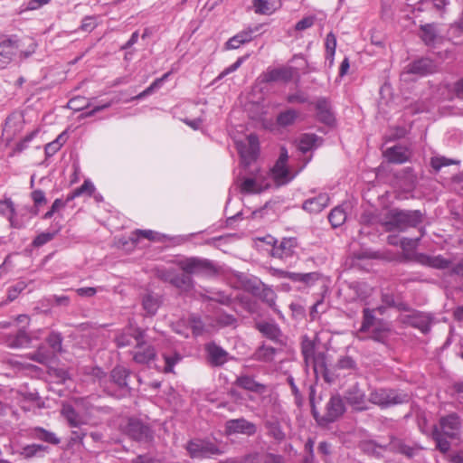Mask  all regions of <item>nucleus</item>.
<instances>
[{
    "label": "nucleus",
    "instance_id": "1",
    "mask_svg": "<svg viewBox=\"0 0 463 463\" xmlns=\"http://www.w3.org/2000/svg\"><path fill=\"white\" fill-rule=\"evenodd\" d=\"M182 273L175 271L172 286L180 293L187 294L194 288L193 275L211 274L215 271L213 262L207 259L190 257L177 262Z\"/></svg>",
    "mask_w": 463,
    "mask_h": 463
},
{
    "label": "nucleus",
    "instance_id": "2",
    "mask_svg": "<svg viewBox=\"0 0 463 463\" xmlns=\"http://www.w3.org/2000/svg\"><path fill=\"white\" fill-rule=\"evenodd\" d=\"M420 210L391 209L385 215L383 224L388 232H405L409 228H417L424 220Z\"/></svg>",
    "mask_w": 463,
    "mask_h": 463
},
{
    "label": "nucleus",
    "instance_id": "3",
    "mask_svg": "<svg viewBox=\"0 0 463 463\" xmlns=\"http://www.w3.org/2000/svg\"><path fill=\"white\" fill-rule=\"evenodd\" d=\"M314 395L315 388L314 386H310L309 400L311 404V412L318 425L326 426L336 421L345 414L346 411L345 403L340 394L336 393L329 398L328 402L326 403L324 414H320L317 411L314 403Z\"/></svg>",
    "mask_w": 463,
    "mask_h": 463
},
{
    "label": "nucleus",
    "instance_id": "4",
    "mask_svg": "<svg viewBox=\"0 0 463 463\" xmlns=\"http://www.w3.org/2000/svg\"><path fill=\"white\" fill-rule=\"evenodd\" d=\"M131 372L124 366L114 367L109 378L102 381L101 386L103 391L109 396L122 399L129 396L131 393V388L128 385V380Z\"/></svg>",
    "mask_w": 463,
    "mask_h": 463
},
{
    "label": "nucleus",
    "instance_id": "5",
    "mask_svg": "<svg viewBox=\"0 0 463 463\" xmlns=\"http://www.w3.org/2000/svg\"><path fill=\"white\" fill-rule=\"evenodd\" d=\"M21 41L16 35H12L0 42V68H5L18 54L21 59H26L36 50V43L31 40L26 51L21 50Z\"/></svg>",
    "mask_w": 463,
    "mask_h": 463
},
{
    "label": "nucleus",
    "instance_id": "6",
    "mask_svg": "<svg viewBox=\"0 0 463 463\" xmlns=\"http://www.w3.org/2000/svg\"><path fill=\"white\" fill-rule=\"evenodd\" d=\"M410 400L411 396L408 392L394 389H376L369 395V402L381 408L408 403Z\"/></svg>",
    "mask_w": 463,
    "mask_h": 463
},
{
    "label": "nucleus",
    "instance_id": "7",
    "mask_svg": "<svg viewBox=\"0 0 463 463\" xmlns=\"http://www.w3.org/2000/svg\"><path fill=\"white\" fill-rule=\"evenodd\" d=\"M301 354L303 355L306 365H312L316 374L320 373L323 374L326 382H331L327 375V369L324 361V354H316V344L307 335L302 337Z\"/></svg>",
    "mask_w": 463,
    "mask_h": 463
},
{
    "label": "nucleus",
    "instance_id": "8",
    "mask_svg": "<svg viewBox=\"0 0 463 463\" xmlns=\"http://www.w3.org/2000/svg\"><path fill=\"white\" fill-rule=\"evenodd\" d=\"M124 433L131 439L139 442H149L154 438V432L147 423L137 418H129L123 428Z\"/></svg>",
    "mask_w": 463,
    "mask_h": 463
},
{
    "label": "nucleus",
    "instance_id": "9",
    "mask_svg": "<svg viewBox=\"0 0 463 463\" xmlns=\"http://www.w3.org/2000/svg\"><path fill=\"white\" fill-rule=\"evenodd\" d=\"M186 449L192 458L197 459L208 458L222 454L219 447L207 439H192L187 443Z\"/></svg>",
    "mask_w": 463,
    "mask_h": 463
},
{
    "label": "nucleus",
    "instance_id": "10",
    "mask_svg": "<svg viewBox=\"0 0 463 463\" xmlns=\"http://www.w3.org/2000/svg\"><path fill=\"white\" fill-rule=\"evenodd\" d=\"M238 153L241 156V164L249 166L254 162L260 152L259 138L255 134H250L245 142L237 143Z\"/></svg>",
    "mask_w": 463,
    "mask_h": 463
},
{
    "label": "nucleus",
    "instance_id": "11",
    "mask_svg": "<svg viewBox=\"0 0 463 463\" xmlns=\"http://www.w3.org/2000/svg\"><path fill=\"white\" fill-rule=\"evenodd\" d=\"M256 432V424L243 417L228 420L224 423V433L226 436L241 434L250 437L255 435Z\"/></svg>",
    "mask_w": 463,
    "mask_h": 463
},
{
    "label": "nucleus",
    "instance_id": "12",
    "mask_svg": "<svg viewBox=\"0 0 463 463\" xmlns=\"http://www.w3.org/2000/svg\"><path fill=\"white\" fill-rule=\"evenodd\" d=\"M439 430L449 439L458 438L460 429L461 421L459 416L455 413H449L446 416H442L439 419Z\"/></svg>",
    "mask_w": 463,
    "mask_h": 463
},
{
    "label": "nucleus",
    "instance_id": "13",
    "mask_svg": "<svg viewBox=\"0 0 463 463\" xmlns=\"http://www.w3.org/2000/svg\"><path fill=\"white\" fill-rule=\"evenodd\" d=\"M314 105L317 119L328 127L334 126L335 117L329 99L326 98H318Z\"/></svg>",
    "mask_w": 463,
    "mask_h": 463
},
{
    "label": "nucleus",
    "instance_id": "14",
    "mask_svg": "<svg viewBox=\"0 0 463 463\" xmlns=\"http://www.w3.org/2000/svg\"><path fill=\"white\" fill-rule=\"evenodd\" d=\"M345 400L355 411H362L367 410L365 392L357 383L345 391Z\"/></svg>",
    "mask_w": 463,
    "mask_h": 463
},
{
    "label": "nucleus",
    "instance_id": "15",
    "mask_svg": "<svg viewBox=\"0 0 463 463\" xmlns=\"http://www.w3.org/2000/svg\"><path fill=\"white\" fill-rule=\"evenodd\" d=\"M61 414L71 428L80 429L82 425H86L89 422L88 416L78 412L70 403L62 404Z\"/></svg>",
    "mask_w": 463,
    "mask_h": 463
},
{
    "label": "nucleus",
    "instance_id": "16",
    "mask_svg": "<svg viewBox=\"0 0 463 463\" xmlns=\"http://www.w3.org/2000/svg\"><path fill=\"white\" fill-rule=\"evenodd\" d=\"M156 353L153 345L146 344L143 339L135 345L133 359L137 364H146L154 361Z\"/></svg>",
    "mask_w": 463,
    "mask_h": 463
},
{
    "label": "nucleus",
    "instance_id": "17",
    "mask_svg": "<svg viewBox=\"0 0 463 463\" xmlns=\"http://www.w3.org/2000/svg\"><path fill=\"white\" fill-rule=\"evenodd\" d=\"M297 245L296 238H284L273 246L271 255L274 258L287 260L294 254Z\"/></svg>",
    "mask_w": 463,
    "mask_h": 463
},
{
    "label": "nucleus",
    "instance_id": "18",
    "mask_svg": "<svg viewBox=\"0 0 463 463\" xmlns=\"http://www.w3.org/2000/svg\"><path fill=\"white\" fill-rule=\"evenodd\" d=\"M436 71L435 63L428 58L416 60L406 66V72L418 76H426Z\"/></svg>",
    "mask_w": 463,
    "mask_h": 463
},
{
    "label": "nucleus",
    "instance_id": "19",
    "mask_svg": "<svg viewBox=\"0 0 463 463\" xmlns=\"http://www.w3.org/2000/svg\"><path fill=\"white\" fill-rule=\"evenodd\" d=\"M144 338V332L139 328L129 329L128 331L118 334L115 342L118 347H126L133 344L137 345V341Z\"/></svg>",
    "mask_w": 463,
    "mask_h": 463
},
{
    "label": "nucleus",
    "instance_id": "20",
    "mask_svg": "<svg viewBox=\"0 0 463 463\" xmlns=\"http://www.w3.org/2000/svg\"><path fill=\"white\" fill-rule=\"evenodd\" d=\"M279 277L288 279L292 282L302 283L306 286H311L319 279L317 272L298 273L287 270L279 271Z\"/></svg>",
    "mask_w": 463,
    "mask_h": 463
},
{
    "label": "nucleus",
    "instance_id": "21",
    "mask_svg": "<svg viewBox=\"0 0 463 463\" xmlns=\"http://www.w3.org/2000/svg\"><path fill=\"white\" fill-rule=\"evenodd\" d=\"M329 200V195L327 194H319L316 197L306 200L302 204V208L307 213H318L328 205Z\"/></svg>",
    "mask_w": 463,
    "mask_h": 463
},
{
    "label": "nucleus",
    "instance_id": "22",
    "mask_svg": "<svg viewBox=\"0 0 463 463\" xmlns=\"http://www.w3.org/2000/svg\"><path fill=\"white\" fill-rule=\"evenodd\" d=\"M208 361L213 366H221L227 361L228 353L214 343L206 346Z\"/></svg>",
    "mask_w": 463,
    "mask_h": 463
},
{
    "label": "nucleus",
    "instance_id": "23",
    "mask_svg": "<svg viewBox=\"0 0 463 463\" xmlns=\"http://www.w3.org/2000/svg\"><path fill=\"white\" fill-rule=\"evenodd\" d=\"M259 26L255 28H249L247 30L241 31L235 34L233 37L230 38L226 43V48L234 50L238 49L241 45L250 42L253 39V33L259 30Z\"/></svg>",
    "mask_w": 463,
    "mask_h": 463
},
{
    "label": "nucleus",
    "instance_id": "24",
    "mask_svg": "<svg viewBox=\"0 0 463 463\" xmlns=\"http://www.w3.org/2000/svg\"><path fill=\"white\" fill-rule=\"evenodd\" d=\"M255 327L268 339L273 342H279L282 332L277 324L269 322H258L256 323Z\"/></svg>",
    "mask_w": 463,
    "mask_h": 463
},
{
    "label": "nucleus",
    "instance_id": "25",
    "mask_svg": "<svg viewBox=\"0 0 463 463\" xmlns=\"http://www.w3.org/2000/svg\"><path fill=\"white\" fill-rule=\"evenodd\" d=\"M388 162L392 164H402L409 159L408 150L402 146H394L387 148L383 153Z\"/></svg>",
    "mask_w": 463,
    "mask_h": 463
},
{
    "label": "nucleus",
    "instance_id": "26",
    "mask_svg": "<svg viewBox=\"0 0 463 463\" xmlns=\"http://www.w3.org/2000/svg\"><path fill=\"white\" fill-rule=\"evenodd\" d=\"M30 437L52 445H58L61 442V439L54 432L45 430L43 427L32 428L30 430Z\"/></svg>",
    "mask_w": 463,
    "mask_h": 463
},
{
    "label": "nucleus",
    "instance_id": "27",
    "mask_svg": "<svg viewBox=\"0 0 463 463\" xmlns=\"http://www.w3.org/2000/svg\"><path fill=\"white\" fill-rule=\"evenodd\" d=\"M270 175L278 186L287 184L292 179L287 165L275 163L270 170Z\"/></svg>",
    "mask_w": 463,
    "mask_h": 463
},
{
    "label": "nucleus",
    "instance_id": "28",
    "mask_svg": "<svg viewBox=\"0 0 463 463\" xmlns=\"http://www.w3.org/2000/svg\"><path fill=\"white\" fill-rule=\"evenodd\" d=\"M419 260L421 264L439 269H447L451 265V261L442 255L430 256L420 254Z\"/></svg>",
    "mask_w": 463,
    "mask_h": 463
},
{
    "label": "nucleus",
    "instance_id": "29",
    "mask_svg": "<svg viewBox=\"0 0 463 463\" xmlns=\"http://www.w3.org/2000/svg\"><path fill=\"white\" fill-rule=\"evenodd\" d=\"M408 321L411 326L418 328L423 334H427L430 330V319L427 315L421 312H413L408 317Z\"/></svg>",
    "mask_w": 463,
    "mask_h": 463
},
{
    "label": "nucleus",
    "instance_id": "30",
    "mask_svg": "<svg viewBox=\"0 0 463 463\" xmlns=\"http://www.w3.org/2000/svg\"><path fill=\"white\" fill-rule=\"evenodd\" d=\"M280 6V0H253L254 11L259 14H271Z\"/></svg>",
    "mask_w": 463,
    "mask_h": 463
},
{
    "label": "nucleus",
    "instance_id": "31",
    "mask_svg": "<svg viewBox=\"0 0 463 463\" xmlns=\"http://www.w3.org/2000/svg\"><path fill=\"white\" fill-rule=\"evenodd\" d=\"M243 289L252 296L257 297L265 284L257 277L246 275L241 278Z\"/></svg>",
    "mask_w": 463,
    "mask_h": 463
},
{
    "label": "nucleus",
    "instance_id": "32",
    "mask_svg": "<svg viewBox=\"0 0 463 463\" xmlns=\"http://www.w3.org/2000/svg\"><path fill=\"white\" fill-rule=\"evenodd\" d=\"M323 141L322 137H319L313 133L302 134L299 137L298 148L302 153H307L316 147H317Z\"/></svg>",
    "mask_w": 463,
    "mask_h": 463
},
{
    "label": "nucleus",
    "instance_id": "33",
    "mask_svg": "<svg viewBox=\"0 0 463 463\" xmlns=\"http://www.w3.org/2000/svg\"><path fill=\"white\" fill-rule=\"evenodd\" d=\"M235 384L244 390L253 392H262L266 389V386L264 384L256 382L250 375L238 376L235 381Z\"/></svg>",
    "mask_w": 463,
    "mask_h": 463
},
{
    "label": "nucleus",
    "instance_id": "34",
    "mask_svg": "<svg viewBox=\"0 0 463 463\" xmlns=\"http://www.w3.org/2000/svg\"><path fill=\"white\" fill-rule=\"evenodd\" d=\"M48 451V447L42 444H28L24 446L17 453L24 459L42 457Z\"/></svg>",
    "mask_w": 463,
    "mask_h": 463
},
{
    "label": "nucleus",
    "instance_id": "35",
    "mask_svg": "<svg viewBox=\"0 0 463 463\" xmlns=\"http://www.w3.org/2000/svg\"><path fill=\"white\" fill-rule=\"evenodd\" d=\"M291 78V72L289 70L281 68V69H272L267 71L262 74V81L269 83L279 80L288 81Z\"/></svg>",
    "mask_w": 463,
    "mask_h": 463
},
{
    "label": "nucleus",
    "instance_id": "36",
    "mask_svg": "<svg viewBox=\"0 0 463 463\" xmlns=\"http://www.w3.org/2000/svg\"><path fill=\"white\" fill-rule=\"evenodd\" d=\"M381 299L387 307H392L399 311H408L410 309L409 305L393 293H382Z\"/></svg>",
    "mask_w": 463,
    "mask_h": 463
},
{
    "label": "nucleus",
    "instance_id": "37",
    "mask_svg": "<svg viewBox=\"0 0 463 463\" xmlns=\"http://www.w3.org/2000/svg\"><path fill=\"white\" fill-rule=\"evenodd\" d=\"M420 38L428 46H434L438 41L439 35L434 24H426L420 25Z\"/></svg>",
    "mask_w": 463,
    "mask_h": 463
},
{
    "label": "nucleus",
    "instance_id": "38",
    "mask_svg": "<svg viewBox=\"0 0 463 463\" xmlns=\"http://www.w3.org/2000/svg\"><path fill=\"white\" fill-rule=\"evenodd\" d=\"M256 298H260L263 303L267 304L275 313L280 314V311L276 305L277 295L269 286L265 284Z\"/></svg>",
    "mask_w": 463,
    "mask_h": 463
},
{
    "label": "nucleus",
    "instance_id": "39",
    "mask_svg": "<svg viewBox=\"0 0 463 463\" xmlns=\"http://www.w3.org/2000/svg\"><path fill=\"white\" fill-rule=\"evenodd\" d=\"M160 305L161 300L159 296L155 295L153 293H147L144 295L142 298L143 308L148 316L156 315Z\"/></svg>",
    "mask_w": 463,
    "mask_h": 463
},
{
    "label": "nucleus",
    "instance_id": "40",
    "mask_svg": "<svg viewBox=\"0 0 463 463\" xmlns=\"http://www.w3.org/2000/svg\"><path fill=\"white\" fill-rule=\"evenodd\" d=\"M276 353V348L262 344L257 348L253 354V357L257 361L269 363L273 361Z\"/></svg>",
    "mask_w": 463,
    "mask_h": 463
},
{
    "label": "nucleus",
    "instance_id": "41",
    "mask_svg": "<svg viewBox=\"0 0 463 463\" xmlns=\"http://www.w3.org/2000/svg\"><path fill=\"white\" fill-rule=\"evenodd\" d=\"M371 338L376 342L383 343L388 337L390 328L383 321H377V324L371 327Z\"/></svg>",
    "mask_w": 463,
    "mask_h": 463
},
{
    "label": "nucleus",
    "instance_id": "42",
    "mask_svg": "<svg viewBox=\"0 0 463 463\" xmlns=\"http://www.w3.org/2000/svg\"><path fill=\"white\" fill-rule=\"evenodd\" d=\"M31 343V337L24 329H20L14 335L9 337L8 345L12 348L26 347Z\"/></svg>",
    "mask_w": 463,
    "mask_h": 463
},
{
    "label": "nucleus",
    "instance_id": "43",
    "mask_svg": "<svg viewBox=\"0 0 463 463\" xmlns=\"http://www.w3.org/2000/svg\"><path fill=\"white\" fill-rule=\"evenodd\" d=\"M265 427L268 430V435L272 437L278 442L285 439L286 434L282 430L280 423L277 420H267Z\"/></svg>",
    "mask_w": 463,
    "mask_h": 463
},
{
    "label": "nucleus",
    "instance_id": "44",
    "mask_svg": "<svg viewBox=\"0 0 463 463\" xmlns=\"http://www.w3.org/2000/svg\"><path fill=\"white\" fill-rule=\"evenodd\" d=\"M431 436L436 442V448L440 452L446 453L450 449V442L448 440V437L439 430L438 426H434Z\"/></svg>",
    "mask_w": 463,
    "mask_h": 463
},
{
    "label": "nucleus",
    "instance_id": "45",
    "mask_svg": "<svg viewBox=\"0 0 463 463\" xmlns=\"http://www.w3.org/2000/svg\"><path fill=\"white\" fill-rule=\"evenodd\" d=\"M375 309H371L369 307H365L363 310V322L360 327V332H368L371 327L377 324V321H382L383 319H378L375 317Z\"/></svg>",
    "mask_w": 463,
    "mask_h": 463
},
{
    "label": "nucleus",
    "instance_id": "46",
    "mask_svg": "<svg viewBox=\"0 0 463 463\" xmlns=\"http://www.w3.org/2000/svg\"><path fill=\"white\" fill-rule=\"evenodd\" d=\"M388 447L390 450L401 453L408 458H412L415 455V449L400 439L392 440Z\"/></svg>",
    "mask_w": 463,
    "mask_h": 463
},
{
    "label": "nucleus",
    "instance_id": "47",
    "mask_svg": "<svg viewBox=\"0 0 463 463\" xmlns=\"http://www.w3.org/2000/svg\"><path fill=\"white\" fill-rule=\"evenodd\" d=\"M52 357H53V354L44 345L39 346L35 352L29 354V358L32 361H34V362L42 364H46L47 363H49L51 361V359Z\"/></svg>",
    "mask_w": 463,
    "mask_h": 463
},
{
    "label": "nucleus",
    "instance_id": "48",
    "mask_svg": "<svg viewBox=\"0 0 463 463\" xmlns=\"http://www.w3.org/2000/svg\"><path fill=\"white\" fill-rule=\"evenodd\" d=\"M346 220V213L341 206H336L328 214V221L333 228L341 226Z\"/></svg>",
    "mask_w": 463,
    "mask_h": 463
},
{
    "label": "nucleus",
    "instance_id": "49",
    "mask_svg": "<svg viewBox=\"0 0 463 463\" xmlns=\"http://www.w3.org/2000/svg\"><path fill=\"white\" fill-rule=\"evenodd\" d=\"M46 342L50 347L51 353L53 356L61 353L62 350V336L60 333L52 332L46 338Z\"/></svg>",
    "mask_w": 463,
    "mask_h": 463
},
{
    "label": "nucleus",
    "instance_id": "50",
    "mask_svg": "<svg viewBox=\"0 0 463 463\" xmlns=\"http://www.w3.org/2000/svg\"><path fill=\"white\" fill-rule=\"evenodd\" d=\"M297 118L298 112L295 109H289L278 115L277 122L279 126L288 127L292 125Z\"/></svg>",
    "mask_w": 463,
    "mask_h": 463
},
{
    "label": "nucleus",
    "instance_id": "51",
    "mask_svg": "<svg viewBox=\"0 0 463 463\" xmlns=\"http://www.w3.org/2000/svg\"><path fill=\"white\" fill-rule=\"evenodd\" d=\"M163 358L165 360V373H174V367L183 359L182 355L176 352L173 354H163Z\"/></svg>",
    "mask_w": 463,
    "mask_h": 463
},
{
    "label": "nucleus",
    "instance_id": "52",
    "mask_svg": "<svg viewBox=\"0 0 463 463\" xmlns=\"http://www.w3.org/2000/svg\"><path fill=\"white\" fill-rule=\"evenodd\" d=\"M157 235L158 233L151 230H136L131 233L129 240L133 244H137L140 238L156 241L157 239Z\"/></svg>",
    "mask_w": 463,
    "mask_h": 463
},
{
    "label": "nucleus",
    "instance_id": "53",
    "mask_svg": "<svg viewBox=\"0 0 463 463\" xmlns=\"http://www.w3.org/2000/svg\"><path fill=\"white\" fill-rule=\"evenodd\" d=\"M188 324L194 335H202L205 331V326L200 317L192 315L188 319Z\"/></svg>",
    "mask_w": 463,
    "mask_h": 463
},
{
    "label": "nucleus",
    "instance_id": "54",
    "mask_svg": "<svg viewBox=\"0 0 463 463\" xmlns=\"http://www.w3.org/2000/svg\"><path fill=\"white\" fill-rule=\"evenodd\" d=\"M458 163V161L441 156H433L430 159V165L435 172H439L442 167L449 166L450 165Z\"/></svg>",
    "mask_w": 463,
    "mask_h": 463
},
{
    "label": "nucleus",
    "instance_id": "55",
    "mask_svg": "<svg viewBox=\"0 0 463 463\" xmlns=\"http://www.w3.org/2000/svg\"><path fill=\"white\" fill-rule=\"evenodd\" d=\"M336 368L341 370L356 371L357 364L351 356L345 355L339 357L337 360Z\"/></svg>",
    "mask_w": 463,
    "mask_h": 463
},
{
    "label": "nucleus",
    "instance_id": "56",
    "mask_svg": "<svg viewBox=\"0 0 463 463\" xmlns=\"http://www.w3.org/2000/svg\"><path fill=\"white\" fill-rule=\"evenodd\" d=\"M89 105V100L86 98L80 96L74 97L68 102V108L75 111H80L85 108H88Z\"/></svg>",
    "mask_w": 463,
    "mask_h": 463
},
{
    "label": "nucleus",
    "instance_id": "57",
    "mask_svg": "<svg viewBox=\"0 0 463 463\" xmlns=\"http://www.w3.org/2000/svg\"><path fill=\"white\" fill-rule=\"evenodd\" d=\"M56 235V232H42L40 234H38L33 241V245L34 247H42L43 246L44 244L48 243L49 241H51L54 236Z\"/></svg>",
    "mask_w": 463,
    "mask_h": 463
},
{
    "label": "nucleus",
    "instance_id": "58",
    "mask_svg": "<svg viewBox=\"0 0 463 463\" xmlns=\"http://www.w3.org/2000/svg\"><path fill=\"white\" fill-rule=\"evenodd\" d=\"M26 283L24 281H18L14 286L8 288L7 298L9 301H14L17 298L18 295L24 290Z\"/></svg>",
    "mask_w": 463,
    "mask_h": 463
},
{
    "label": "nucleus",
    "instance_id": "59",
    "mask_svg": "<svg viewBox=\"0 0 463 463\" xmlns=\"http://www.w3.org/2000/svg\"><path fill=\"white\" fill-rule=\"evenodd\" d=\"M0 213L6 218L15 213L14 204L11 199L0 201Z\"/></svg>",
    "mask_w": 463,
    "mask_h": 463
},
{
    "label": "nucleus",
    "instance_id": "60",
    "mask_svg": "<svg viewBox=\"0 0 463 463\" xmlns=\"http://www.w3.org/2000/svg\"><path fill=\"white\" fill-rule=\"evenodd\" d=\"M259 463H285V459L281 455L268 452L260 458Z\"/></svg>",
    "mask_w": 463,
    "mask_h": 463
},
{
    "label": "nucleus",
    "instance_id": "61",
    "mask_svg": "<svg viewBox=\"0 0 463 463\" xmlns=\"http://www.w3.org/2000/svg\"><path fill=\"white\" fill-rule=\"evenodd\" d=\"M241 190L242 193H257L259 192L258 184L253 178H246L241 183Z\"/></svg>",
    "mask_w": 463,
    "mask_h": 463
},
{
    "label": "nucleus",
    "instance_id": "62",
    "mask_svg": "<svg viewBox=\"0 0 463 463\" xmlns=\"http://www.w3.org/2000/svg\"><path fill=\"white\" fill-rule=\"evenodd\" d=\"M94 191V184L90 180H85L80 187L75 189V194L80 196L85 194L90 196Z\"/></svg>",
    "mask_w": 463,
    "mask_h": 463
},
{
    "label": "nucleus",
    "instance_id": "63",
    "mask_svg": "<svg viewBox=\"0 0 463 463\" xmlns=\"http://www.w3.org/2000/svg\"><path fill=\"white\" fill-rule=\"evenodd\" d=\"M176 269H163L157 271V277L164 282L172 284Z\"/></svg>",
    "mask_w": 463,
    "mask_h": 463
},
{
    "label": "nucleus",
    "instance_id": "64",
    "mask_svg": "<svg viewBox=\"0 0 463 463\" xmlns=\"http://www.w3.org/2000/svg\"><path fill=\"white\" fill-rule=\"evenodd\" d=\"M316 18L314 16H307L298 21L295 25L296 31H304L312 27L315 24Z\"/></svg>",
    "mask_w": 463,
    "mask_h": 463
}]
</instances>
